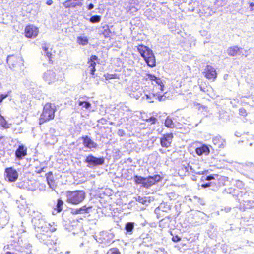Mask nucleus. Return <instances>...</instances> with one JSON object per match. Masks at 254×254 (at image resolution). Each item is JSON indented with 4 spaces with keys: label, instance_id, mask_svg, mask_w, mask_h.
<instances>
[{
    "label": "nucleus",
    "instance_id": "1",
    "mask_svg": "<svg viewBox=\"0 0 254 254\" xmlns=\"http://www.w3.org/2000/svg\"><path fill=\"white\" fill-rule=\"evenodd\" d=\"M56 111L55 106L51 103H46L43 108L39 118V124L41 125L54 118Z\"/></svg>",
    "mask_w": 254,
    "mask_h": 254
},
{
    "label": "nucleus",
    "instance_id": "2",
    "mask_svg": "<svg viewBox=\"0 0 254 254\" xmlns=\"http://www.w3.org/2000/svg\"><path fill=\"white\" fill-rule=\"evenodd\" d=\"M66 197L68 202L76 205L83 201L85 193L83 190L68 191Z\"/></svg>",
    "mask_w": 254,
    "mask_h": 254
},
{
    "label": "nucleus",
    "instance_id": "3",
    "mask_svg": "<svg viewBox=\"0 0 254 254\" xmlns=\"http://www.w3.org/2000/svg\"><path fill=\"white\" fill-rule=\"evenodd\" d=\"M56 229L53 228L51 229L48 228L47 232L42 230H38L36 231V237L39 240L40 242L43 243L44 244L48 245L51 244V234L53 232H54Z\"/></svg>",
    "mask_w": 254,
    "mask_h": 254
},
{
    "label": "nucleus",
    "instance_id": "4",
    "mask_svg": "<svg viewBox=\"0 0 254 254\" xmlns=\"http://www.w3.org/2000/svg\"><path fill=\"white\" fill-rule=\"evenodd\" d=\"M35 231L42 230L47 232L48 228L51 227L49 223H47L41 215L34 217L32 220Z\"/></svg>",
    "mask_w": 254,
    "mask_h": 254
},
{
    "label": "nucleus",
    "instance_id": "5",
    "mask_svg": "<svg viewBox=\"0 0 254 254\" xmlns=\"http://www.w3.org/2000/svg\"><path fill=\"white\" fill-rule=\"evenodd\" d=\"M87 163V167L90 168H94L96 166L102 165L104 164L105 160L103 157L97 158L92 154L86 157L84 161Z\"/></svg>",
    "mask_w": 254,
    "mask_h": 254
},
{
    "label": "nucleus",
    "instance_id": "6",
    "mask_svg": "<svg viewBox=\"0 0 254 254\" xmlns=\"http://www.w3.org/2000/svg\"><path fill=\"white\" fill-rule=\"evenodd\" d=\"M81 139L83 140L84 146L87 149L93 150L98 147V144L87 135L82 136Z\"/></svg>",
    "mask_w": 254,
    "mask_h": 254
},
{
    "label": "nucleus",
    "instance_id": "7",
    "mask_svg": "<svg viewBox=\"0 0 254 254\" xmlns=\"http://www.w3.org/2000/svg\"><path fill=\"white\" fill-rule=\"evenodd\" d=\"M161 177L159 175H156L154 176H149L148 177L145 178V180L143 183V187L148 188L155 184L156 182L159 181Z\"/></svg>",
    "mask_w": 254,
    "mask_h": 254
},
{
    "label": "nucleus",
    "instance_id": "8",
    "mask_svg": "<svg viewBox=\"0 0 254 254\" xmlns=\"http://www.w3.org/2000/svg\"><path fill=\"white\" fill-rule=\"evenodd\" d=\"M43 78L49 84L55 82L57 80L55 72L52 70L46 71L43 74Z\"/></svg>",
    "mask_w": 254,
    "mask_h": 254
},
{
    "label": "nucleus",
    "instance_id": "9",
    "mask_svg": "<svg viewBox=\"0 0 254 254\" xmlns=\"http://www.w3.org/2000/svg\"><path fill=\"white\" fill-rule=\"evenodd\" d=\"M38 29L33 25H28L26 27L25 33L26 37L30 38L36 37L38 34Z\"/></svg>",
    "mask_w": 254,
    "mask_h": 254
},
{
    "label": "nucleus",
    "instance_id": "10",
    "mask_svg": "<svg viewBox=\"0 0 254 254\" xmlns=\"http://www.w3.org/2000/svg\"><path fill=\"white\" fill-rule=\"evenodd\" d=\"M173 135L172 133L164 134L160 138V144L163 147L168 148L171 146Z\"/></svg>",
    "mask_w": 254,
    "mask_h": 254
},
{
    "label": "nucleus",
    "instance_id": "11",
    "mask_svg": "<svg viewBox=\"0 0 254 254\" xmlns=\"http://www.w3.org/2000/svg\"><path fill=\"white\" fill-rule=\"evenodd\" d=\"M137 49L144 59H146L147 57L149 55H151V54L153 53L152 51L150 49L143 45L138 46Z\"/></svg>",
    "mask_w": 254,
    "mask_h": 254
},
{
    "label": "nucleus",
    "instance_id": "12",
    "mask_svg": "<svg viewBox=\"0 0 254 254\" xmlns=\"http://www.w3.org/2000/svg\"><path fill=\"white\" fill-rule=\"evenodd\" d=\"M5 173L10 182H15L18 178L17 172L12 168H6Z\"/></svg>",
    "mask_w": 254,
    "mask_h": 254
},
{
    "label": "nucleus",
    "instance_id": "13",
    "mask_svg": "<svg viewBox=\"0 0 254 254\" xmlns=\"http://www.w3.org/2000/svg\"><path fill=\"white\" fill-rule=\"evenodd\" d=\"M22 61L21 58L13 55L8 56L7 58V62L10 68H14L18 64V63Z\"/></svg>",
    "mask_w": 254,
    "mask_h": 254
},
{
    "label": "nucleus",
    "instance_id": "14",
    "mask_svg": "<svg viewBox=\"0 0 254 254\" xmlns=\"http://www.w3.org/2000/svg\"><path fill=\"white\" fill-rule=\"evenodd\" d=\"M27 155V148L23 145H19L15 151V156L19 160Z\"/></svg>",
    "mask_w": 254,
    "mask_h": 254
},
{
    "label": "nucleus",
    "instance_id": "15",
    "mask_svg": "<svg viewBox=\"0 0 254 254\" xmlns=\"http://www.w3.org/2000/svg\"><path fill=\"white\" fill-rule=\"evenodd\" d=\"M63 5L65 8H76L77 6H82L83 3L81 1L76 2L73 0H68L63 3Z\"/></svg>",
    "mask_w": 254,
    "mask_h": 254
},
{
    "label": "nucleus",
    "instance_id": "16",
    "mask_svg": "<svg viewBox=\"0 0 254 254\" xmlns=\"http://www.w3.org/2000/svg\"><path fill=\"white\" fill-rule=\"evenodd\" d=\"M46 176L47 183L49 186V188H51L52 190H55L57 185L55 183V180L54 179V176L52 173L50 172L46 174Z\"/></svg>",
    "mask_w": 254,
    "mask_h": 254
},
{
    "label": "nucleus",
    "instance_id": "17",
    "mask_svg": "<svg viewBox=\"0 0 254 254\" xmlns=\"http://www.w3.org/2000/svg\"><path fill=\"white\" fill-rule=\"evenodd\" d=\"M205 76L208 79H215L216 78L217 73L215 69L210 65H207L205 69Z\"/></svg>",
    "mask_w": 254,
    "mask_h": 254
},
{
    "label": "nucleus",
    "instance_id": "18",
    "mask_svg": "<svg viewBox=\"0 0 254 254\" xmlns=\"http://www.w3.org/2000/svg\"><path fill=\"white\" fill-rule=\"evenodd\" d=\"M195 151L196 153L199 156H201L203 154L207 155L210 152L209 149L206 145H203L200 147L197 148Z\"/></svg>",
    "mask_w": 254,
    "mask_h": 254
},
{
    "label": "nucleus",
    "instance_id": "19",
    "mask_svg": "<svg viewBox=\"0 0 254 254\" xmlns=\"http://www.w3.org/2000/svg\"><path fill=\"white\" fill-rule=\"evenodd\" d=\"M42 49L44 52V54L49 58V62L51 61V59L52 58V49L50 48L49 44L47 43H44L42 45Z\"/></svg>",
    "mask_w": 254,
    "mask_h": 254
},
{
    "label": "nucleus",
    "instance_id": "20",
    "mask_svg": "<svg viewBox=\"0 0 254 254\" xmlns=\"http://www.w3.org/2000/svg\"><path fill=\"white\" fill-rule=\"evenodd\" d=\"M241 49H242V48L238 47L237 46H233L228 48L227 51L229 56H235Z\"/></svg>",
    "mask_w": 254,
    "mask_h": 254
},
{
    "label": "nucleus",
    "instance_id": "21",
    "mask_svg": "<svg viewBox=\"0 0 254 254\" xmlns=\"http://www.w3.org/2000/svg\"><path fill=\"white\" fill-rule=\"evenodd\" d=\"M144 60L149 66L153 67L156 65L155 59L153 53L151 54V55H149Z\"/></svg>",
    "mask_w": 254,
    "mask_h": 254
},
{
    "label": "nucleus",
    "instance_id": "22",
    "mask_svg": "<svg viewBox=\"0 0 254 254\" xmlns=\"http://www.w3.org/2000/svg\"><path fill=\"white\" fill-rule=\"evenodd\" d=\"M224 142L220 136H217L213 139V144L219 148L224 147Z\"/></svg>",
    "mask_w": 254,
    "mask_h": 254
},
{
    "label": "nucleus",
    "instance_id": "23",
    "mask_svg": "<svg viewBox=\"0 0 254 254\" xmlns=\"http://www.w3.org/2000/svg\"><path fill=\"white\" fill-rule=\"evenodd\" d=\"M134 222H127L125 226V230L127 232L131 235L132 234L133 230L134 229Z\"/></svg>",
    "mask_w": 254,
    "mask_h": 254
},
{
    "label": "nucleus",
    "instance_id": "24",
    "mask_svg": "<svg viewBox=\"0 0 254 254\" xmlns=\"http://www.w3.org/2000/svg\"><path fill=\"white\" fill-rule=\"evenodd\" d=\"M96 3V0H87L85 2L86 8L88 10H91L94 8L95 4Z\"/></svg>",
    "mask_w": 254,
    "mask_h": 254
},
{
    "label": "nucleus",
    "instance_id": "25",
    "mask_svg": "<svg viewBox=\"0 0 254 254\" xmlns=\"http://www.w3.org/2000/svg\"><path fill=\"white\" fill-rule=\"evenodd\" d=\"M145 96L146 97V99L149 102L153 103L154 102V99H157V93H156V94L151 93V94H149L148 95H145Z\"/></svg>",
    "mask_w": 254,
    "mask_h": 254
},
{
    "label": "nucleus",
    "instance_id": "26",
    "mask_svg": "<svg viewBox=\"0 0 254 254\" xmlns=\"http://www.w3.org/2000/svg\"><path fill=\"white\" fill-rule=\"evenodd\" d=\"M144 177L139 176L138 175H135L134 177V181L137 184H142L143 186V183H144Z\"/></svg>",
    "mask_w": 254,
    "mask_h": 254
},
{
    "label": "nucleus",
    "instance_id": "27",
    "mask_svg": "<svg viewBox=\"0 0 254 254\" xmlns=\"http://www.w3.org/2000/svg\"><path fill=\"white\" fill-rule=\"evenodd\" d=\"M64 202L61 199H59L57 201V203L56 206L57 212H60L62 211Z\"/></svg>",
    "mask_w": 254,
    "mask_h": 254
},
{
    "label": "nucleus",
    "instance_id": "28",
    "mask_svg": "<svg viewBox=\"0 0 254 254\" xmlns=\"http://www.w3.org/2000/svg\"><path fill=\"white\" fill-rule=\"evenodd\" d=\"M91 208L92 207H87L86 206H84L79 209V214L89 213Z\"/></svg>",
    "mask_w": 254,
    "mask_h": 254
},
{
    "label": "nucleus",
    "instance_id": "29",
    "mask_svg": "<svg viewBox=\"0 0 254 254\" xmlns=\"http://www.w3.org/2000/svg\"><path fill=\"white\" fill-rule=\"evenodd\" d=\"M77 41L79 44L82 45H87L88 42V40L86 37H78Z\"/></svg>",
    "mask_w": 254,
    "mask_h": 254
},
{
    "label": "nucleus",
    "instance_id": "30",
    "mask_svg": "<svg viewBox=\"0 0 254 254\" xmlns=\"http://www.w3.org/2000/svg\"><path fill=\"white\" fill-rule=\"evenodd\" d=\"M165 126L169 128H173L174 125L171 119L167 117L165 122Z\"/></svg>",
    "mask_w": 254,
    "mask_h": 254
},
{
    "label": "nucleus",
    "instance_id": "31",
    "mask_svg": "<svg viewBox=\"0 0 254 254\" xmlns=\"http://www.w3.org/2000/svg\"><path fill=\"white\" fill-rule=\"evenodd\" d=\"M79 105L82 106V107L85 108L86 109H89L91 107V104L88 101H79Z\"/></svg>",
    "mask_w": 254,
    "mask_h": 254
},
{
    "label": "nucleus",
    "instance_id": "32",
    "mask_svg": "<svg viewBox=\"0 0 254 254\" xmlns=\"http://www.w3.org/2000/svg\"><path fill=\"white\" fill-rule=\"evenodd\" d=\"M101 17L99 15H94L90 18V22L93 23H97L100 21Z\"/></svg>",
    "mask_w": 254,
    "mask_h": 254
},
{
    "label": "nucleus",
    "instance_id": "33",
    "mask_svg": "<svg viewBox=\"0 0 254 254\" xmlns=\"http://www.w3.org/2000/svg\"><path fill=\"white\" fill-rule=\"evenodd\" d=\"M106 254H121L119 250L117 248L110 249Z\"/></svg>",
    "mask_w": 254,
    "mask_h": 254
},
{
    "label": "nucleus",
    "instance_id": "34",
    "mask_svg": "<svg viewBox=\"0 0 254 254\" xmlns=\"http://www.w3.org/2000/svg\"><path fill=\"white\" fill-rule=\"evenodd\" d=\"M218 177H219V175L218 174H212V175H208V176H206L204 179L205 180L210 181H212V180H215L217 179H218Z\"/></svg>",
    "mask_w": 254,
    "mask_h": 254
},
{
    "label": "nucleus",
    "instance_id": "35",
    "mask_svg": "<svg viewBox=\"0 0 254 254\" xmlns=\"http://www.w3.org/2000/svg\"><path fill=\"white\" fill-rule=\"evenodd\" d=\"M136 200L142 204H145L147 201V198L146 197H143L141 196H138L137 198L136 199Z\"/></svg>",
    "mask_w": 254,
    "mask_h": 254
},
{
    "label": "nucleus",
    "instance_id": "36",
    "mask_svg": "<svg viewBox=\"0 0 254 254\" xmlns=\"http://www.w3.org/2000/svg\"><path fill=\"white\" fill-rule=\"evenodd\" d=\"M11 92V91H9L7 92V94H0V104L2 103L3 100L7 98L9 95V94Z\"/></svg>",
    "mask_w": 254,
    "mask_h": 254
},
{
    "label": "nucleus",
    "instance_id": "37",
    "mask_svg": "<svg viewBox=\"0 0 254 254\" xmlns=\"http://www.w3.org/2000/svg\"><path fill=\"white\" fill-rule=\"evenodd\" d=\"M155 81L158 85L160 86V90L161 91H163L164 85L163 84L162 80L159 78L157 77V78H156V80H155Z\"/></svg>",
    "mask_w": 254,
    "mask_h": 254
},
{
    "label": "nucleus",
    "instance_id": "38",
    "mask_svg": "<svg viewBox=\"0 0 254 254\" xmlns=\"http://www.w3.org/2000/svg\"><path fill=\"white\" fill-rule=\"evenodd\" d=\"M166 94V93H164L163 95L161 96L157 94V99H158L159 101H164L166 98V96L165 95Z\"/></svg>",
    "mask_w": 254,
    "mask_h": 254
},
{
    "label": "nucleus",
    "instance_id": "39",
    "mask_svg": "<svg viewBox=\"0 0 254 254\" xmlns=\"http://www.w3.org/2000/svg\"><path fill=\"white\" fill-rule=\"evenodd\" d=\"M115 76H116L115 74H107V75H105L104 77H105V79L106 80H108V79L115 78Z\"/></svg>",
    "mask_w": 254,
    "mask_h": 254
},
{
    "label": "nucleus",
    "instance_id": "40",
    "mask_svg": "<svg viewBox=\"0 0 254 254\" xmlns=\"http://www.w3.org/2000/svg\"><path fill=\"white\" fill-rule=\"evenodd\" d=\"M239 114L243 116H246L247 115L246 110L244 108H241L239 109Z\"/></svg>",
    "mask_w": 254,
    "mask_h": 254
},
{
    "label": "nucleus",
    "instance_id": "41",
    "mask_svg": "<svg viewBox=\"0 0 254 254\" xmlns=\"http://www.w3.org/2000/svg\"><path fill=\"white\" fill-rule=\"evenodd\" d=\"M147 76L148 77V78L150 80L155 81L157 78V77L155 75L151 74H147Z\"/></svg>",
    "mask_w": 254,
    "mask_h": 254
},
{
    "label": "nucleus",
    "instance_id": "42",
    "mask_svg": "<svg viewBox=\"0 0 254 254\" xmlns=\"http://www.w3.org/2000/svg\"><path fill=\"white\" fill-rule=\"evenodd\" d=\"M172 240L174 242H178L180 241L181 240V239L178 236L176 235V236H173L172 238Z\"/></svg>",
    "mask_w": 254,
    "mask_h": 254
},
{
    "label": "nucleus",
    "instance_id": "43",
    "mask_svg": "<svg viewBox=\"0 0 254 254\" xmlns=\"http://www.w3.org/2000/svg\"><path fill=\"white\" fill-rule=\"evenodd\" d=\"M98 60V57L96 55H92L91 56L89 61H95Z\"/></svg>",
    "mask_w": 254,
    "mask_h": 254
},
{
    "label": "nucleus",
    "instance_id": "44",
    "mask_svg": "<svg viewBox=\"0 0 254 254\" xmlns=\"http://www.w3.org/2000/svg\"><path fill=\"white\" fill-rule=\"evenodd\" d=\"M71 213L73 215L78 214H79V209H72Z\"/></svg>",
    "mask_w": 254,
    "mask_h": 254
},
{
    "label": "nucleus",
    "instance_id": "45",
    "mask_svg": "<svg viewBox=\"0 0 254 254\" xmlns=\"http://www.w3.org/2000/svg\"><path fill=\"white\" fill-rule=\"evenodd\" d=\"M88 64H90V66L89 67H94V68H95V66H96V62H94V61H88Z\"/></svg>",
    "mask_w": 254,
    "mask_h": 254
},
{
    "label": "nucleus",
    "instance_id": "46",
    "mask_svg": "<svg viewBox=\"0 0 254 254\" xmlns=\"http://www.w3.org/2000/svg\"><path fill=\"white\" fill-rule=\"evenodd\" d=\"M156 121V119L155 117H151L147 120L148 122H151V124H154Z\"/></svg>",
    "mask_w": 254,
    "mask_h": 254
},
{
    "label": "nucleus",
    "instance_id": "47",
    "mask_svg": "<svg viewBox=\"0 0 254 254\" xmlns=\"http://www.w3.org/2000/svg\"><path fill=\"white\" fill-rule=\"evenodd\" d=\"M118 134L120 136H123L124 134V131L121 129L119 130L118 131Z\"/></svg>",
    "mask_w": 254,
    "mask_h": 254
},
{
    "label": "nucleus",
    "instance_id": "48",
    "mask_svg": "<svg viewBox=\"0 0 254 254\" xmlns=\"http://www.w3.org/2000/svg\"><path fill=\"white\" fill-rule=\"evenodd\" d=\"M201 186L204 188H206L210 187V184H209V183H207L202 184Z\"/></svg>",
    "mask_w": 254,
    "mask_h": 254
},
{
    "label": "nucleus",
    "instance_id": "49",
    "mask_svg": "<svg viewBox=\"0 0 254 254\" xmlns=\"http://www.w3.org/2000/svg\"><path fill=\"white\" fill-rule=\"evenodd\" d=\"M95 71H96V69H95V68H94V67H91V69L90 70L91 74L94 75Z\"/></svg>",
    "mask_w": 254,
    "mask_h": 254
},
{
    "label": "nucleus",
    "instance_id": "50",
    "mask_svg": "<svg viewBox=\"0 0 254 254\" xmlns=\"http://www.w3.org/2000/svg\"><path fill=\"white\" fill-rule=\"evenodd\" d=\"M246 165L248 166L254 167V164L251 162H248L246 163Z\"/></svg>",
    "mask_w": 254,
    "mask_h": 254
},
{
    "label": "nucleus",
    "instance_id": "51",
    "mask_svg": "<svg viewBox=\"0 0 254 254\" xmlns=\"http://www.w3.org/2000/svg\"><path fill=\"white\" fill-rule=\"evenodd\" d=\"M53 3V1L52 0H49L47 1L46 2V4L48 5H52Z\"/></svg>",
    "mask_w": 254,
    "mask_h": 254
},
{
    "label": "nucleus",
    "instance_id": "52",
    "mask_svg": "<svg viewBox=\"0 0 254 254\" xmlns=\"http://www.w3.org/2000/svg\"><path fill=\"white\" fill-rule=\"evenodd\" d=\"M209 184H210V187L216 184V183L215 182H210L209 183Z\"/></svg>",
    "mask_w": 254,
    "mask_h": 254
},
{
    "label": "nucleus",
    "instance_id": "53",
    "mask_svg": "<svg viewBox=\"0 0 254 254\" xmlns=\"http://www.w3.org/2000/svg\"><path fill=\"white\" fill-rule=\"evenodd\" d=\"M2 126H3L4 127H5V128H9V127H7V125H3V124H2Z\"/></svg>",
    "mask_w": 254,
    "mask_h": 254
},
{
    "label": "nucleus",
    "instance_id": "54",
    "mask_svg": "<svg viewBox=\"0 0 254 254\" xmlns=\"http://www.w3.org/2000/svg\"><path fill=\"white\" fill-rule=\"evenodd\" d=\"M2 126H3L4 127H5V128H9V127H7V125H3V124H2Z\"/></svg>",
    "mask_w": 254,
    "mask_h": 254
},
{
    "label": "nucleus",
    "instance_id": "55",
    "mask_svg": "<svg viewBox=\"0 0 254 254\" xmlns=\"http://www.w3.org/2000/svg\"><path fill=\"white\" fill-rule=\"evenodd\" d=\"M73 1H75L76 2L81 1L82 2L83 0H73Z\"/></svg>",
    "mask_w": 254,
    "mask_h": 254
},
{
    "label": "nucleus",
    "instance_id": "56",
    "mask_svg": "<svg viewBox=\"0 0 254 254\" xmlns=\"http://www.w3.org/2000/svg\"><path fill=\"white\" fill-rule=\"evenodd\" d=\"M226 210V212H229L231 210V208H227V209H225Z\"/></svg>",
    "mask_w": 254,
    "mask_h": 254
},
{
    "label": "nucleus",
    "instance_id": "57",
    "mask_svg": "<svg viewBox=\"0 0 254 254\" xmlns=\"http://www.w3.org/2000/svg\"><path fill=\"white\" fill-rule=\"evenodd\" d=\"M254 5V3H251L250 4V6H253Z\"/></svg>",
    "mask_w": 254,
    "mask_h": 254
},
{
    "label": "nucleus",
    "instance_id": "58",
    "mask_svg": "<svg viewBox=\"0 0 254 254\" xmlns=\"http://www.w3.org/2000/svg\"><path fill=\"white\" fill-rule=\"evenodd\" d=\"M159 208L160 209H161V208H162V204H161V205L159 207Z\"/></svg>",
    "mask_w": 254,
    "mask_h": 254
},
{
    "label": "nucleus",
    "instance_id": "59",
    "mask_svg": "<svg viewBox=\"0 0 254 254\" xmlns=\"http://www.w3.org/2000/svg\"><path fill=\"white\" fill-rule=\"evenodd\" d=\"M1 83L0 82V88H1Z\"/></svg>",
    "mask_w": 254,
    "mask_h": 254
},
{
    "label": "nucleus",
    "instance_id": "60",
    "mask_svg": "<svg viewBox=\"0 0 254 254\" xmlns=\"http://www.w3.org/2000/svg\"><path fill=\"white\" fill-rule=\"evenodd\" d=\"M66 253L67 254H69V252L67 251Z\"/></svg>",
    "mask_w": 254,
    "mask_h": 254
},
{
    "label": "nucleus",
    "instance_id": "61",
    "mask_svg": "<svg viewBox=\"0 0 254 254\" xmlns=\"http://www.w3.org/2000/svg\"><path fill=\"white\" fill-rule=\"evenodd\" d=\"M197 174V173H196ZM198 174H200L201 173L200 172H198Z\"/></svg>",
    "mask_w": 254,
    "mask_h": 254
}]
</instances>
